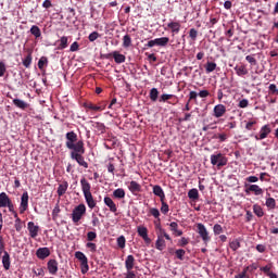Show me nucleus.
Listing matches in <instances>:
<instances>
[{
    "instance_id": "nucleus-17",
    "label": "nucleus",
    "mask_w": 278,
    "mask_h": 278,
    "mask_svg": "<svg viewBox=\"0 0 278 278\" xmlns=\"http://www.w3.org/2000/svg\"><path fill=\"white\" fill-rule=\"evenodd\" d=\"M48 270H49L50 275H58V261L50 260L48 262Z\"/></svg>"
},
{
    "instance_id": "nucleus-11",
    "label": "nucleus",
    "mask_w": 278,
    "mask_h": 278,
    "mask_svg": "<svg viewBox=\"0 0 278 278\" xmlns=\"http://www.w3.org/2000/svg\"><path fill=\"white\" fill-rule=\"evenodd\" d=\"M112 56L114 59V62L116 64H123L127 58L125 56V54H122L121 52L118 51H113L111 54H108L106 58H110Z\"/></svg>"
},
{
    "instance_id": "nucleus-61",
    "label": "nucleus",
    "mask_w": 278,
    "mask_h": 278,
    "mask_svg": "<svg viewBox=\"0 0 278 278\" xmlns=\"http://www.w3.org/2000/svg\"><path fill=\"white\" fill-rule=\"evenodd\" d=\"M247 273H249V267H245L242 273L235 276V278H244L247 277Z\"/></svg>"
},
{
    "instance_id": "nucleus-53",
    "label": "nucleus",
    "mask_w": 278,
    "mask_h": 278,
    "mask_svg": "<svg viewBox=\"0 0 278 278\" xmlns=\"http://www.w3.org/2000/svg\"><path fill=\"white\" fill-rule=\"evenodd\" d=\"M151 216H154L155 218L160 219V210L152 207L150 208Z\"/></svg>"
},
{
    "instance_id": "nucleus-6",
    "label": "nucleus",
    "mask_w": 278,
    "mask_h": 278,
    "mask_svg": "<svg viewBox=\"0 0 278 278\" xmlns=\"http://www.w3.org/2000/svg\"><path fill=\"white\" fill-rule=\"evenodd\" d=\"M197 229L204 244H207V242H210L211 240V237H210V232L207 231V228H205V225H203L202 223H199L197 224Z\"/></svg>"
},
{
    "instance_id": "nucleus-28",
    "label": "nucleus",
    "mask_w": 278,
    "mask_h": 278,
    "mask_svg": "<svg viewBox=\"0 0 278 278\" xmlns=\"http://www.w3.org/2000/svg\"><path fill=\"white\" fill-rule=\"evenodd\" d=\"M156 47H166V45H168V42L170 41V39L168 37H161V38H156Z\"/></svg>"
},
{
    "instance_id": "nucleus-5",
    "label": "nucleus",
    "mask_w": 278,
    "mask_h": 278,
    "mask_svg": "<svg viewBox=\"0 0 278 278\" xmlns=\"http://www.w3.org/2000/svg\"><path fill=\"white\" fill-rule=\"evenodd\" d=\"M75 257L80 262V268H81L83 275H86V273L90 270V267L88 266V257L81 251L75 252Z\"/></svg>"
},
{
    "instance_id": "nucleus-2",
    "label": "nucleus",
    "mask_w": 278,
    "mask_h": 278,
    "mask_svg": "<svg viewBox=\"0 0 278 278\" xmlns=\"http://www.w3.org/2000/svg\"><path fill=\"white\" fill-rule=\"evenodd\" d=\"M80 186L89 210H94V207H97V201H94V198L92 197V192L90 191L92 187L86 177L80 179Z\"/></svg>"
},
{
    "instance_id": "nucleus-19",
    "label": "nucleus",
    "mask_w": 278,
    "mask_h": 278,
    "mask_svg": "<svg viewBox=\"0 0 278 278\" xmlns=\"http://www.w3.org/2000/svg\"><path fill=\"white\" fill-rule=\"evenodd\" d=\"M12 200L10 199V197L8 195V193L5 192H1L0 193V207H8V204L11 202Z\"/></svg>"
},
{
    "instance_id": "nucleus-40",
    "label": "nucleus",
    "mask_w": 278,
    "mask_h": 278,
    "mask_svg": "<svg viewBox=\"0 0 278 278\" xmlns=\"http://www.w3.org/2000/svg\"><path fill=\"white\" fill-rule=\"evenodd\" d=\"M173 97H175L174 94H168V93H163L159 101L160 103H166V101H169V99H173Z\"/></svg>"
},
{
    "instance_id": "nucleus-43",
    "label": "nucleus",
    "mask_w": 278,
    "mask_h": 278,
    "mask_svg": "<svg viewBox=\"0 0 278 278\" xmlns=\"http://www.w3.org/2000/svg\"><path fill=\"white\" fill-rule=\"evenodd\" d=\"M126 239L125 236H121L117 238V247H119V249H125V244H126Z\"/></svg>"
},
{
    "instance_id": "nucleus-13",
    "label": "nucleus",
    "mask_w": 278,
    "mask_h": 278,
    "mask_svg": "<svg viewBox=\"0 0 278 278\" xmlns=\"http://www.w3.org/2000/svg\"><path fill=\"white\" fill-rule=\"evenodd\" d=\"M36 255H37L38 260H47V257H49V255H51V250H49V248H39L36 251Z\"/></svg>"
},
{
    "instance_id": "nucleus-49",
    "label": "nucleus",
    "mask_w": 278,
    "mask_h": 278,
    "mask_svg": "<svg viewBox=\"0 0 278 278\" xmlns=\"http://www.w3.org/2000/svg\"><path fill=\"white\" fill-rule=\"evenodd\" d=\"M159 236H162V239L164 240V238L166 239V240H173L172 238H170V235L169 233H167L166 232V230H164V228H161V232H159Z\"/></svg>"
},
{
    "instance_id": "nucleus-38",
    "label": "nucleus",
    "mask_w": 278,
    "mask_h": 278,
    "mask_svg": "<svg viewBox=\"0 0 278 278\" xmlns=\"http://www.w3.org/2000/svg\"><path fill=\"white\" fill-rule=\"evenodd\" d=\"M45 64H49V60L47 59V56H41L38 61V68L42 71L45 68Z\"/></svg>"
},
{
    "instance_id": "nucleus-45",
    "label": "nucleus",
    "mask_w": 278,
    "mask_h": 278,
    "mask_svg": "<svg viewBox=\"0 0 278 278\" xmlns=\"http://www.w3.org/2000/svg\"><path fill=\"white\" fill-rule=\"evenodd\" d=\"M247 62L251 64V66H257V60L253 55H247L245 56Z\"/></svg>"
},
{
    "instance_id": "nucleus-47",
    "label": "nucleus",
    "mask_w": 278,
    "mask_h": 278,
    "mask_svg": "<svg viewBox=\"0 0 278 278\" xmlns=\"http://www.w3.org/2000/svg\"><path fill=\"white\" fill-rule=\"evenodd\" d=\"M94 127L99 134H105V125L102 123H96Z\"/></svg>"
},
{
    "instance_id": "nucleus-33",
    "label": "nucleus",
    "mask_w": 278,
    "mask_h": 278,
    "mask_svg": "<svg viewBox=\"0 0 278 278\" xmlns=\"http://www.w3.org/2000/svg\"><path fill=\"white\" fill-rule=\"evenodd\" d=\"M188 198L192 199L193 201H197V199H199V190H197V189L189 190Z\"/></svg>"
},
{
    "instance_id": "nucleus-7",
    "label": "nucleus",
    "mask_w": 278,
    "mask_h": 278,
    "mask_svg": "<svg viewBox=\"0 0 278 278\" xmlns=\"http://www.w3.org/2000/svg\"><path fill=\"white\" fill-rule=\"evenodd\" d=\"M27 207H29V193L25 191L21 198L20 214H25V212H27Z\"/></svg>"
},
{
    "instance_id": "nucleus-46",
    "label": "nucleus",
    "mask_w": 278,
    "mask_h": 278,
    "mask_svg": "<svg viewBox=\"0 0 278 278\" xmlns=\"http://www.w3.org/2000/svg\"><path fill=\"white\" fill-rule=\"evenodd\" d=\"M230 249L232 251H238L240 249V241L238 239L230 242Z\"/></svg>"
},
{
    "instance_id": "nucleus-58",
    "label": "nucleus",
    "mask_w": 278,
    "mask_h": 278,
    "mask_svg": "<svg viewBox=\"0 0 278 278\" xmlns=\"http://www.w3.org/2000/svg\"><path fill=\"white\" fill-rule=\"evenodd\" d=\"M169 228H170V231H173V233H175V231H177V229H179V224H177V222H172L169 224Z\"/></svg>"
},
{
    "instance_id": "nucleus-12",
    "label": "nucleus",
    "mask_w": 278,
    "mask_h": 278,
    "mask_svg": "<svg viewBox=\"0 0 278 278\" xmlns=\"http://www.w3.org/2000/svg\"><path fill=\"white\" fill-rule=\"evenodd\" d=\"M104 204L106 205V207H109L112 214H116L118 212V207L116 206V203H114V200H112V198L105 197Z\"/></svg>"
},
{
    "instance_id": "nucleus-32",
    "label": "nucleus",
    "mask_w": 278,
    "mask_h": 278,
    "mask_svg": "<svg viewBox=\"0 0 278 278\" xmlns=\"http://www.w3.org/2000/svg\"><path fill=\"white\" fill-rule=\"evenodd\" d=\"M157 97H160V91H157V88H152L150 90V100L155 102L157 101Z\"/></svg>"
},
{
    "instance_id": "nucleus-3",
    "label": "nucleus",
    "mask_w": 278,
    "mask_h": 278,
    "mask_svg": "<svg viewBox=\"0 0 278 278\" xmlns=\"http://www.w3.org/2000/svg\"><path fill=\"white\" fill-rule=\"evenodd\" d=\"M86 216V204L81 203L78 204L73 211H72V222L74 225H79V220Z\"/></svg>"
},
{
    "instance_id": "nucleus-51",
    "label": "nucleus",
    "mask_w": 278,
    "mask_h": 278,
    "mask_svg": "<svg viewBox=\"0 0 278 278\" xmlns=\"http://www.w3.org/2000/svg\"><path fill=\"white\" fill-rule=\"evenodd\" d=\"M97 239V232H94V231H89L88 233H87V240H88V242H92V240H96Z\"/></svg>"
},
{
    "instance_id": "nucleus-64",
    "label": "nucleus",
    "mask_w": 278,
    "mask_h": 278,
    "mask_svg": "<svg viewBox=\"0 0 278 278\" xmlns=\"http://www.w3.org/2000/svg\"><path fill=\"white\" fill-rule=\"evenodd\" d=\"M124 278H136V273H134V271H127L126 274H125V277Z\"/></svg>"
},
{
    "instance_id": "nucleus-35",
    "label": "nucleus",
    "mask_w": 278,
    "mask_h": 278,
    "mask_svg": "<svg viewBox=\"0 0 278 278\" xmlns=\"http://www.w3.org/2000/svg\"><path fill=\"white\" fill-rule=\"evenodd\" d=\"M175 255H176L177 260H180V262H184V257L186 256V250L178 249L175 251Z\"/></svg>"
},
{
    "instance_id": "nucleus-63",
    "label": "nucleus",
    "mask_w": 278,
    "mask_h": 278,
    "mask_svg": "<svg viewBox=\"0 0 278 278\" xmlns=\"http://www.w3.org/2000/svg\"><path fill=\"white\" fill-rule=\"evenodd\" d=\"M210 94V91L207 90H201L198 96L201 98V99H206V97Z\"/></svg>"
},
{
    "instance_id": "nucleus-24",
    "label": "nucleus",
    "mask_w": 278,
    "mask_h": 278,
    "mask_svg": "<svg viewBox=\"0 0 278 278\" xmlns=\"http://www.w3.org/2000/svg\"><path fill=\"white\" fill-rule=\"evenodd\" d=\"M137 232L140 238H142L146 242H149V230L147 229V227H138Z\"/></svg>"
},
{
    "instance_id": "nucleus-20",
    "label": "nucleus",
    "mask_w": 278,
    "mask_h": 278,
    "mask_svg": "<svg viewBox=\"0 0 278 278\" xmlns=\"http://www.w3.org/2000/svg\"><path fill=\"white\" fill-rule=\"evenodd\" d=\"M13 105H15V108H18L20 110H27V108H29V103L16 98L13 99Z\"/></svg>"
},
{
    "instance_id": "nucleus-34",
    "label": "nucleus",
    "mask_w": 278,
    "mask_h": 278,
    "mask_svg": "<svg viewBox=\"0 0 278 278\" xmlns=\"http://www.w3.org/2000/svg\"><path fill=\"white\" fill-rule=\"evenodd\" d=\"M123 47H124L125 49L131 47V37H130L129 35H125V36L123 37Z\"/></svg>"
},
{
    "instance_id": "nucleus-18",
    "label": "nucleus",
    "mask_w": 278,
    "mask_h": 278,
    "mask_svg": "<svg viewBox=\"0 0 278 278\" xmlns=\"http://www.w3.org/2000/svg\"><path fill=\"white\" fill-rule=\"evenodd\" d=\"M155 249H157V251H164L166 249V241L159 233L155 242Z\"/></svg>"
},
{
    "instance_id": "nucleus-57",
    "label": "nucleus",
    "mask_w": 278,
    "mask_h": 278,
    "mask_svg": "<svg viewBox=\"0 0 278 278\" xmlns=\"http://www.w3.org/2000/svg\"><path fill=\"white\" fill-rule=\"evenodd\" d=\"M34 275H36L37 277H42V275H45V269H42V267H39L37 269H33Z\"/></svg>"
},
{
    "instance_id": "nucleus-52",
    "label": "nucleus",
    "mask_w": 278,
    "mask_h": 278,
    "mask_svg": "<svg viewBox=\"0 0 278 278\" xmlns=\"http://www.w3.org/2000/svg\"><path fill=\"white\" fill-rule=\"evenodd\" d=\"M14 227H15L16 231H21V229H23V223H22L21 218L15 219Z\"/></svg>"
},
{
    "instance_id": "nucleus-30",
    "label": "nucleus",
    "mask_w": 278,
    "mask_h": 278,
    "mask_svg": "<svg viewBox=\"0 0 278 278\" xmlns=\"http://www.w3.org/2000/svg\"><path fill=\"white\" fill-rule=\"evenodd\" d=\"M59 42H60V45L58 47L59 50L66 49V47H68V37H66V36L61 37Z\"/></svg>"
},
{
    "instance_id": "nucleus-54",
    "label": "nucleus",
    "mask_w": 278,
    "mask_h": 278,
    "mask_svg": "<svg viewBox=\"0 0 278 278\" xmlns=\"http://www.w3.org/2000/svg\"><path fill=\"white\" fill-rule=\"evenodd\" d=\"M99 33L98 31H92L90 35H89V42H94V40H97V38H99Z\"/></svg>"
},
{
    "instance_id": "nucleus-44",
    "label": "nucleus",
    "mask_w": 278,
    "mask_h": 278,
    "mask_svg": "<svg viewBox=\"0 0 278 278\" xmlns=\"http://www.w3.org/2000/svg\"><path fill=\"white\" fill-rule=\"evenodd\" d=\"M213 232L215 236H220V233H223V226L215 224L213 227Z\"/></svg>"
},
{
    "instance_id": "nucleus-39",
    "label": "nucleus",
    "mask_w": 278,
    "mask_h": 278,
    "mask_svg": "<svg viewBox=\"0 0 278 278\" xmlns=\"http://www.w3.org/2000/svg\"><path fill=\"white\" fill-rule=\"evenodd\" d=\"M153 194H155V197H162V194H164V189H162L161 186L156 185L153 187Z\"/></svg>"
},
{
    "instance_id": "nucleus-10",
    "label": "nucleus",
    "mask_w": 278,
    "mask_h": 278,
    "mask_svg": "<svg viewBox=\"0 0 278 278\" xmlns=\"http://www.w3.org/2000/svg\"><path fill=\"white\" fill-rule=\"evenodd\" d=\"M27 229L30 238H37L40 231V226L36 225L34 222H28Z\"/></svg>"
},
{
    "instance_id": "nucleus-59",
    "label": "nucleus",
    "mask_w": 278,
    "mask_h": 278,
    "mask_svg": "<svg viewBox=\"0 0 278 278\" xmlns=\"http://www.w3.org/2000/svg\"><path fill=\"white\" fill-rule=\"evenodd\" d=\"M199 97V93L197 91H190L189 92V99L188 101H197V98Z\"/></svg>"
},
{
    "instance_id": "nucleus-56",
    "label": "nucleus",
    "mask_w": 278,
    "mask_h": 278,
    "mask_svg": "<svg viewBox=\"0 0 278 278\" xmlns=\"http://www.w3.org/2000/svg\"><path fill=\"white\" fill-rule=\"evenodd\" d=\"M189 242L190 241L188 240V238L181 237V239L178 241V247H187Z\"/></svg>"
},
{
    "instance_id": "nucleus-1",
    "label": "nucleus",
    "mask_w": 278,
    "mask_h": 278,
    "mask_svg": "<svg viewBox=\"0 0 278 278\" xmlns=\"http://www.w3.org/2000/svg\"><path fill=\"white\" fill-rule=\"evenodd\" d=\"M66 142L65 147L71 152V160H75L77 164L83 166V168H88V162L84 159V153H86V148H84V142L81 140L77 141V134L75 131H70L65 135Z\"/></svg>"
},
{
    "instance_id": "nucleus-37",
    "label": "nucleus",
    "mask_w": 278,
    "mask_h": 278,
    "mask_svg": "<svg viewBox=\"0 0 278 278\" xmlns=\"http://www.w3.org/2000/svg\"><path fill=\"white\" fill-rule=\"evenodd\" d=\"M216 63L215 62H207L205 65V72L206 73H214V70L216 68Z\"/></svg>"
},
{
    "instance_id": "nucleus-27",
    "label": "nucleus",
    "mask_w": 278,
    "mask_h": 278,
    "mask_svg": "<svg viewBox=\"0 0 278 278\" xmlns=\"http://www.w3.org/2000/svg\"><path fill=\"white\" fill-rule=\"evenodd\" d=\"M114 199H125V189L118 188L113 191Z\"/></svg>"
},
{
    "instance_id": "nucleus-14",
    "label": "nucleus",
    "mask_w": 278,
    "mask_h": 278,
    "mask_svg": "<svg viewBox=\"0 0 278 278\" xmlns=\"http://www.w3.org/2000/svg\"><path fill=\"white\" fill-rule=\"evenodd\" d=\"M247 194L249 192H254L255 197H260L261 194H264V189H262L257 185H251L248 189H245Z\"/></svg>"
},
{
    "instance_id": "nucleus-4",
    "label": "nucleus",
    "mask_w": 278,
    "mask_h": 278,
    "mask_svg": "<svg viewBox=\"0 0 278 278\" xmlns=\"http://www.w3.org/2000/svg\"><path fill=\"white\" fill-rule=\"evenodd\" d=\"M227 156L223 153L212 154L211 155V164L213 166H217V168H223V166H227Z\"/></svg>"
},
{
    "instance_id": "nucleus-41",
    "label": "nucleus",
    "mask_w": 278,
    "mask_h": 278,
    "mask_svg": "<svg viewBox=\"0 0 278 278\" xmlns=\"http://www.w3.org/2000/svg\"><path fill=\"white\" fill-rule=\"evenodd\" d=\"M255 125H257V121H250V122H248L247 124H245V129L248 130V131H253V130H255Z\"/></svg>"
},
{
    "instance_id": "nucleus-15",
    "label": "nucleus",
    "mask_w": 278,
    "mask_h": 278,
    "mask_svg": "<svg viewBox=\"0 0 278 278\" xmlns=\"http://www.w3.org/2000/svg\"><path fill=\"white\" fill-rule=\"evenodd\" d=\"M134 264H136V258L134 255H128L125 261V268L127 271L134 270Z\"/></svg>"
},
{
    "instance_id": "nucleus-50",
    "label": "nucleus",
    "mask_w": 278,
    "mask_h": 278,
    "mask_svg": "<svg viewBox=\"0 0 278 278\" xmlns=\"http://www.w3.org/2000/svg\"><path fill=\"white\" fill-rule=\"evenodd\" d=\"M60 204H56L52 211V218H58V216H60Z\"/></svg>"
},
{
    "instance_id": "nucleus-48",
    "label": "nucleus",
    "mask_w": 278,
    "mask_h": 278,
    "mask_svg": "<svg viewBox=\"0 0 278 278\" xmlns=\"http://www.w3.org/2000/svg\"><path fill=\"white\" fill-rule=\"evenodd\" d=\"M161 212L164 215H166V214H168V212H170V207L168 206V203L163 202V204H161Z\"/></svg>"
},
{
    "instance_id": "nucleus-16",
    "label": "nucleus",
    "mask_w": 278,
    "mask_h": 278,
    "mask_svg": "<svg viewBox=\"0 0 278 278\" xmlns=\"http://www.w3.org/2000/svg\"><path fill=\"white\" fill-rule=\"evenodd\" d=\"M2 266H3L4 270H10L11 261H10V253H8V251L3 252Z\"/></svg>"
},
{
    "instance_id": "nucleus-36",
    "label": "nucleus",
    "mask_w": 278,
    "mask_h": 278,
    "mask_svg": "<svg viewBox=\"0 0 278 278\" xmlns=\"http://www.w3.org/2000/svg\"><path fill=\"white\" fill-rule=\"evenodd\" d=\"M31 52H29L27 56L23 60V66H25V68H29V66H31Z\"/></svg>"
},
{
    "instance_id": "nucleus-21",
    "label": "nucleus",
    "mask_w": 278,
    "mask_h": 278,
    "mask_svg": "<svg viewBox=\"0 0 278 278\" xmlns=\"http://www.w3.org/2000/svg\"><path fill=\"white\" fill-rule=\"evenodd\" d=\"M235 71L238 77H244V75H249V70L247 68V65H237L235 67Z\"/></svg>"
},
{
    "instance_id": "nucleus-25",
    "label": "nucleus",
    "mask_w": 278,
    "mask_h": 278,
    "mask_svg": "<svg viewBox=\"0 0 278 278\" xmlns=\"http://www.w3.org/2000/svg\"><path fill=\"white\" fill-rule=\"evenodd\" d=\"M128 190H130V192H132L134 194L136 192H140L142 190V187L140 186V184L136 182V180H132L128 186Z\"/></svg>"
},
{
    "instance_id": "nucleus-26",
    "label": "nucleus",
    "mask_w": 278,
    "mask_h": 278,
    "mask_svg": "<svg viewBox=\"0 0 278 278\" xmlns=\"http://www.w3.org/2000/svg\"><path fill=\"white\" fill-rule=\"evenodd\" d=\"M30 34L35 38H40L42 36V31L40 30V27H38L37 25H33L30 27Z\"/></svg>"
},
{
    "instance_id": "nucleus-22",
    "label": "nucleus",
    "mask_w": 278,
    "mask_h": 278,
    "mask_svg": "<svg viewBox=\"0 0 278 278\" xmlns=\"http://www.w3.org/2000/svg\"><path fill=\"white\" fill-rule=\"evenodd\" d=\"M167 27L173 34H179V31H181V24L179 22H170L167 24Z\"/></svg>"
},
{
    "instance_id": "nucleus-23",
    "label": "nucleus",
    "mask_w": 278,
    "mask_h": 278,
    "mask_svg": "<svg viewBox=\"0 0 278 278\" xmlns=\"http://www.w3.org/2000/svg\"><path fill=\"white\" fill-rule=\"evenodd\" d=\"M67 190H68V182L63 181L61 185H59L56 193L59 197H64V194H66Z\"/></svg>"
},
{
    "instance_id": "nucleus-8",
    "label": "nucleus",
    "mask_w": 278,
    "mask_h": 278,
    "mask_svg": "<svg viewBox=\"0 0 278 278\" xmlns=\"http://www.w3.org/2000/svg\"><path fill=\"white\" fill-rule=\"evenodd\" d=\"M225 114H227V106L224 104H217L214 106L213 116H215V118H222Z\"/></svg>"
},
{
    "instance_id": "nucleus-31",
    "label": "nucleus",
    "mask_w": 278,
    "mask_h": 278,
    "mask_svg": "<svg viewBox=\"0 0 278 278\" xmlns=\"http://www.w3.org/2000/svg\"><path fill=\"white\" fill-rule=\"evenodd\" d=\"M253 212L258 218H262V216H264V210L257 204L253 205Z\"/></svg>"
},
{
    "instance_id": "nucleus-55",
    "label": "nucleus",
    "mask_w": 278,
    "mask_h": 278,
    "mask_svg": "<svg viewBox=\"0 0 278 278\" xmlns=\"http://www.w3.org/2000/svg\"><path fill=\"white\" fill-rule=\"evenodd\" d=\"M86 247L90 249L91 253H97V243L88 242Z\"/></svg>"
},
{
    "instance_id": "nucleus-62",
    "label": "nucleus",
    "mask_w": 278,
    "mask_h": 278,
    "mask_svg": "<svg viewBox=\"0 0 278 278\" xmlns=\"http://www.w3.org/2000/svg\"><path fill=\"white\" fill-rule=\"evenodd\" d=\"M239 108H241V109L249 108V100L242 99V100L239 102Z\"/></svg>"
},
{
    "instance_id": "nucleus-9",
    "label": "nucleus",
    "mask_w": 278,
    "mask_h": 278,
    "mask_svg": "<svg viewBox=\"0 0 278 278\" xmlns=\"http://www.w3.org/2000/svg\"><path fill=\"white\" fill-rule=\"evenodd\" d=\"M270 131H273L270 129V125H264L262 126L261 130H260V136L255 135L254 138L255 140H264L266 138H268V135L270 134Z\"/></svg>"
},
{
    "instance_id": "nucleus-29",
    "label": "nucleus",
    "mask_w": 278,
    "mask_h": 278,
    "mask_svg": "<svg viewBox=\"0 0 278 278\" xmlns=\"http://www.w3.org/2000/svg\"><path fill=\"white\" fill-rule=\"evenodd\" d=\"M265 205L268 210H275L277 207V201L274 198H267Z\"/></svg>"
},
{
    "instance_id": "nucleus-60",
    "label": "nucleus",
    "mask_w": 278,
    "mask_h": 278,
    "mask_svg": "<svg viewBox=\"0 0 278 278\" xmlns=\"http://www.w3.org/2000/svg\"><path fill=\"white\" fill-rule=\"evenodd\" d=\"M70 51L72 52L79 51V43L77 41H74L70 47Z\"/></svg>"
},
{
    "instance_id": "nucleus-42",
    "label": "nucleus",
    "mask_w": 278,
    "mask_h": 278,
    "mask_svg": "<svg viewBox=\"0 0 278 278\" xmlns=\"http://www.w3.org/2000/svg\"><path fill=\"white\" fill-rule=\"evenodd\" d=\"M199 36V31L195 28H191L189 30V38L194 42L197 41V37Z\"/></svg>"
}]
</instances>
